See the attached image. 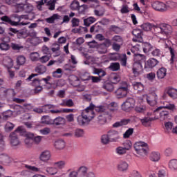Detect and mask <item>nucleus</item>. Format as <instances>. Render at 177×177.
I'll return each mask as SVG.
<instances>
[{
	"instance_id": "1",
	"label": "nucleus",
	"mask_w": 177,
	"mask_h": 177,
	"mask_svg": "<svg viewBox=\"0 0 177 177\" xmlns=\"http://www.w3.org/2000/svg\"><path fill=\"white\" fill-rule=\"evenodd\" d=\"M26 15H19V21H15L18 23L17 28H8V35L10 37H15L16 35L18 39H23L27 38V28L23 27V26H27L28 24L26 22H21V19H24Z\"/></svg>"
},
{
	"instance_id": "2",
	"label": "nucleus",
	"mask_w": 177,
	"mask_h": 177,
	"mask_svg": "<svg viewBox=\"0 0 177 177\" xmlns=\"http://www.w3.org/2000/svg\"><path fill=\"white\" fill-rule=\"evenodd\" d=\"M95 104H90V105L86 108L82 112L81 115H79L77 118V124L80 125V127H85L88 125L91 120L95 118Z\"/></svg>"
},
{
	"instance_id": "3",
	"label": "nucleus",
	"mask_w": 177,
	"mask_h": 177,
	"mask_svg": "<svg viewBox=\"0 0 177 177\" xmlns=\"http://www.w3.org/2000/svg\"><path fill=\"white\" fill-rule=\"evenodd\" d=\"M146 56L139 53L133 55V75L139 77L143 73V66H142V61L145 59Z\"/></svg>"
},
{
	"instance_id": "4",
	"label": "nucleus",
	"mask_w": 177,
	"mask_h": 177,
	"mask_svg": "<svg viewBox=\"0 0 177 177\" xmlns=\"http://www.w3.org/2000/svg\"><path fill=\"white\" fill-rule=\"evenodd\" d=\"M94 109L97 111V113H100V114L97 117V122L100 125H104L107 122V118L111 115L110 113V109H108L104 106H95L94 105Z\"/></svg>"
},
{
	"instance_id": "5",
	"label": "nucleus",
	"mask_w": 177,
	"mask_h": 177,
	"mask_svg": "<svg viewBox=\"0 0 177 177\" xmlns=\"http://www.w3.org/2000/svg\"><path fill=\"white\" fill-rule=\"evenodd\" d=\"M26 133V129L23 126L19 127L15 132L10 135V145L12 146H19L20 141L19 140V135H24Z\"/></svg>"
},
{
	"instance_id": "6",
	"label": "nucleus",
	"mask_w": 177,
	"mask_h": 177,
	"mask_svg": "<svg viewBox=\"0 0 177 177\" xmlns=\"http://www.w3.org/2000/svg\"><path fill=\"white\" fill-rule=\"evenodd\" d=\"M134 149L139 156L145 157L147 156V152L149 151V145L147 143L143 142H138L134 144Z\"/></svg>"
},
{
	"instance_id": "7",
	"label": "nucleus",
	"mask_w": 177,
	"mask_h": 177,
	"mask_svg": "<svg viewBox=\"0 0 177 177\" xmlns=\"http://www.w3.org/2000/svg\"><path fill=\"white\" fill-rule=\"evenodd\" d=\"M134 122H138V124H142L143 127H150L151 125V121H153V118L150 117H145L142 119H140L139 118H136V116L134 115Z\"/></svg>"
},
{
	"instance_id": "8",
	"label": "nucleus",
	"mask_w": 177,
	"mask_h": 177,
	"mask_svg": "<svg viewBox=\"0 0 177 177\" xmlns=\"http://www.w3.org/2000/svg\"><path fill=\"white\" fill-rule=\"evenodd\" d=\"M133 109V99L128 97L124 102L122 104V109L124 111H131Z\"/></svg>"
},
{
	"instance_id": "9",
	"label": "nucleus",
	"mask_w": 177,
	"mask_h": 177,
	"mask_svg": "<svg viewBox=\"0 0 177 177\" xmlns=\"http://www.w3.org/2000/svg\"><path fill=\"white\" fill-rule=\"evenodd\" d=\"M115 95L118 99H122L128 95V87H119L115 91Z\"/></svg>"
},
{
	"instance_id": "10",
	"label": "nucleus",
	"mask_w": 177,
	"mask_h": 177,
	"mask_svg": "<svg viewBox=\"0 0 177 177\" xmlns=\"http://www.w3.org/2000/svg\"><path fill=\"white\" fill-rule=\"evenodd\" d=\"M160 62L155 58H149L147 61L145 62V70H151L154 68Z\"/></svg>"
},
{
	"instance_id": "11",
	"label": "nucleus",
	"mask_w": 177,
	"mask_h": 177,
	"mask_svg": "<svg viewBox=\"0 0 177 177\" xmlns=\"http://www.w3.org/2000/svg\"><path fill=\"white\" fill-rule=\"evenodd\" d=\"M6 3L11 6H15V8H17L16 13H19V12H21L24 10V4L17 3L16 0H6Z\"/></svg>"
},
{
	"instance_id": "12",
	"label": "nucleus",
	"mask_w": 177,
	"mask_h": 177,
	"mask_svg": "<svg viewBox=\"0 0 177 177\" xmlns=\"http://www.w3.org/2000/svg\"><path fill=\"white\" fill-rule=\"evenodd\" d=\"M153 9L158 10V12H167L165 3L161 1H155L151 5Z\"/></svg>"
},
{
	"instance_id": "13",
	"label": "nucleus",
	"mask_w": 177,
	"mask_h": 177,
	"mask_svg": "<svg viewBox=\"0 0 177 177\" xmlns=\"http://www.w3.org/2000/svg\"><path fill=\"white\" fill-rule=\"evenodd\" d=\"M162 109H167V110H171V111H174V110H176V108L175 106V104L165 102L163 103L162 106L158 107L156 110L153 111V113H158L161 111Z\"/></svg>"
},
{
	"instance_id": "14",
	"label": "nucleus",
	"mask_w": 177,
	"mask_h": 177,
	"mask_svg": "<svg viewBox=\"0 0 177 177\" xmlns=\"http://www.w3.org/2000/svg\"><path fill=\"white\" fill-rule=\"evenodd\" d=\"M158 97H157V94L156 93H152L147 96V102L149 106H154L157 104V100Z\"/></svg>"
},
{
	"instance_id": "15",
	"label": "nucleus",
	"mask_w": 177,
	"mask_h": 177,
	"mask_svg": "<svg viewBox=\"0 0 177 177\" xmlns=\"http://www.w3.org/2000/svg\"><path fill=\"white\" fill-rule=\"evenodd\" d=\"M108 136L111 142H118L120 139V133L115 130H110L108 131Z\"/></svg>"
},
{
	"instance_id": "16",
	"label": "nucleus",
	"mask_w": 177,
	"mask_h": 177,
	"mask_svg": "<svg viewBox=\"0 0 177 177\" xmlns=\"http://www.w3.org/2000/svg\"><path fill=\"white\" fill-rule=\"evenodd\" d=\"M143 32L140 29H134L133 42H143Z\"/></svg>"
},
{
	"instance_id": "17",
	"label": "nucleus",
	"mask_w": 177,
	"mask_h": 177,
	"mask_svg": "<svg viewBox=\"0 0 177 177\" xmlns=\"http://www.w3.org/2000/svg\"><path fill=\"white\" fill-rule=\"evenodd\" d=\"M24 143L27 147H31L34 145V133H28Z\"/></svg>"
},
{
	"instance_id": "18",
	"label": "nucleus",
	"mask_w": 177,
	"mask_h": 177,
	"mask_svg": "<svg viewBox=\"0 0 177 177\" xmlns=\"http://www.w3.org/2000/svg\"><path fill=\"white\" fill-rule=\"evenodd\" d=\"M50 152L49 151L46 150L41 153L39 158L40 161H42V162H48L49 160H50Z\"/></svg>"
},
{
	"instance_id": "19",
	"label": "nucleus",
	"mask_w": 177,
	"mask_h": 177,
	"mask_svg": "<svg viewBox=\"0 0 177 177\" xmlns=\"http://www.w3.org/2000/svg\"><path fill=\"white\" fill-rule=\"evenodd\" d=\"M172 32V27L166 24H162V35L168 37Z\"/></svg>"
},
{
	"instance_id": "20",
	"label": "nucleus",
	"mask_w": 177,
	"mask_h": 177,
	"mask_svg": "<svg viewBox=\"0 0 177 177\" xmlns=\"http://www.w3.org/2000/svg\"><path fill=\"white\" fill-rule=\"evenodd\" d=\"M51 125H55L56 127H59V125H66V118L60 116L57 117L53 120Z\"/></svg>"
},
{
	"instance_id": "21",
	"label": "nucleus",
	"mask_w": 177,
	"mask_h": 177,
	"mask_svg": "<svg viewBox=\"0 0 177 177\" xmlns=\"http://www.w3.org/2000/svg\"><path fill=\"white\" fill-rule=\"evenodd\" d=\"M1 21H3L5 23H8V24H10L12 27H16L19 26V23L16 22L15 21L11 20L10 17H9L8 15H4L0 18Z\"/></svg>"
},
{
	"instance_id": "22",
	"label": "nucleus",
	"mask_w": 177,
	"mask_h": 177,
	"mask_svg": "<svg viewBox=\"0 0 177 177\" xmlns=\"http://www.w3.org/2000/svg\"><path fill=\"white\" fill-rule=\"evenodd\" d=\"M2 64L6 68H12L13 67V59L10 57H6L3 59Z\"/></svg>"
},
{
	"instance_id": "23",
	"label": "nucleus",
	"mask_w": 177,
	"mask_h": 177,
	"mask_svg": "<svg viewBox=\"0 0 177 177\" xmlns=\"http://www.w3.org/2000/svg\"><path fill=\"white\" fill-rule=\"evenodd\" d=\"M131 122V119H122L119 122H116L113 124V128H120V127H124L128 125Z\"/></svg>"
},
{
	"instance_id": "24",
	"label": "nucleus",
	"mask_w": 177,
	"mask_h": 177,
	"mask_svg": "<svg viewBox=\"0 0 177 177\" xmlns=\"http://www.w3.org/2000/svg\"><path fill=\"white\" fill-rule=\"evenodd\" d=\"M41 81H44L45 84L52 86V84L49 82V81H50V76H47L46 78H42L41 80L34 79L32 81V85H39Z\"/></svg>"
},
{
	"instance_id": "25",
	"label": "nucleus",
	"mask_w": 177,
	"mask_h": 177,
	"mask_svg": "<svg viewBox=\"0 0 177 177\" xmlns=\"http://www.w3.org/2000/svg\"><path fill=\"white\" fill-rule=\"evenodd\" d=\"M144 53H149L154 49V46L149 42H144L142 44Z\"/></svg>"
},
{
	"instance_id": "26",
	"label": "nucleus",
	"mask_w": 177,
	"mask_h": 177,
	"mask_svg": "<svg viewBox=\"0 0 177 177\" xmlns=\"http://www.w3.org/2000/svg\"><path fill=\"white\" fill-rule=\"evenodd\" d=\"M128 163L125 161H120L118 165V171H120V172H125L128 169Z\"/></svg>"
},
{
	"instance_id": "27",
	"label": "nucleus",
	"mask_w": 177,
	"mask_h": 177,
	"mask_svg": "<svg viewBox=\"0 0 177 177\" xmlns=\"http://www.w3.org/2000/svg\"><path fill=\"white\" fill-rule=\"evenodd\" d=\"M71 78V84L73 86H75V88L81 86V81L80 80V78H78V77L75 75H72Z\"/></svg>"
},
{
	"instance_id": "28",
	"label": "nucleus",
	"mask_w": 177,
	"mask_h": 177,
	"mask_svg": "<svg viewBox=\"0 0 177 177\" xmlns=\"http://www.w3.org/2000/svg\"><path fill=\"white\" fill-rule=\"evenodd\" d=\"M93 74L98 75V78H103L106 73L102 68H93Z\"/></svg>"
},
{
	"instance_id": "29",
	"label": "nucleus",
	"mask_w": 177,
	"mask_h": 177,
	"mask_svg": "<svg viewBox=\"0 0 177 177\" xmlns=\"http://www.w3.org/2000/svg\"><path fill=\"white\" fill-rule=\"evenodd\" d=\"M54 146L57 150H62V149L66 147V142L63 140H58L55 141Z\"/></svg>"
},
{
	"instance_id": "30",
	"label": "nucleus",
	"mask_w": 177,
	"mask_h": 177,
	"mask_svg": "<svg viewBox=\"0 0 177 177\" xmlns=\"http://www.w3.org/2000/svg\"><path fill=\"white\" fill-rule=\"evenodd\" d=\"M157 77L158 80H162L167 75V68H160L156 73Z\"/></svg>"
},
{
	"instance_id": "31",
	"label": "nucleus",
	"mask_w": 177,
	"mask_h": 177,
	"mask_svg": "<svg viewBox=\"0 0 177 177\" xmlns=\"http://www.w3.org/2000/svg\"><path fill=\"white\" fill-rule=\"evenodd\" d=\"M60 19V15L58 14H53V16L46 18L45 21L48 23L49 24H53L55 23V20H59Z\"/></svg>"
},
{
	"instance_id": "32",
	"label": "nucleus",
	"mask_w": 177,
	"mask_h": 177,
	"mask_svg": "<svg viewBox=\"0 0 177 177\" xmlns=\"http://www.w3.org/2000/svg\"><path fill=\"white\" fill-rule=\"evenodd\" d=\"M96 48L100 55H105V53H107V48L102 44H97Z\"/></svg>"
},
{
	"instance_id": "33",
	"label": "nucleus",
	"mask_w": 177,
	"mask_h": 177,
	"mask_svg": "<svg viewBox=\"0 0 177 177\" xmlns=\"http://www.w3.org/2000/svg\"><path fill=\"white\" fill-rule=\"evenodd\" d=\"M0 162L1 164H9L10 162V157L5 153L0 154Z\"/></svg>"
},
{
	"instance_id": "34",
	"label": "nucleus",
	"mask_w": 177,
	"mask_h": 177,
	"mask_svg": "<svg viewBox=\"0 0 177 177\" xmlns=\"http://www.w3.org/2000/svg\"><path fill=\"white\" fill-rule=\"evenodd\" d=\"M167 94L171 97V99H177V90L173 88H168Z\"/></svg>"
},
{
	"instance_id": "35",
	"label": "nucleus",
	"mask_w": 177,
	"mask_h": 177,
	"mask_svg": "<svg viewBox=\"0 0 177 177\" xmlns=\"http://www.w3.org/2000/svg\"><path fill=\"white\" fill-rule=\"evenodd\" d=\"M103 89L107 91V92H113L114 91V85L113 83L110 82H105L102 85Z\"/></svg>"
},
{
	"instance_id": "36",
	"label": "nucleus",
	"mask_w": 177,
	"mask_h": 177,
	"mask_svg": "<svg viewBox=\"0 0 177 177\" xmlns=\"http://www.w3.org/2000/svg\"><path fill=\"white\" fill-rule=\"evenodd\" d=\"M95 21H96V18L93 17H89L84 19V24L86 27H89V26H91V24H93Z\"/></svg>"
},
{
	"instance_id": "37",
	"label": "nucleus",
	"mask_w": 177,
	"mask_h": 177,
	"mask_svg": "<svg viewBox=\"0 0 177 177\" xmlns=\"http://www.w3.org/2000/svg\"><path fill=\"white\" fill-rule=\"evenodd\" d=\"M115 151L118 156H125L127 151V148H124V147H116Z\"/></svg>"
},
{
	"instance_id": "38",
	"label": "nucleus",
	"mask_w": 177,
	"mask_h": 177,
	"mask_svg": "<svg viewBox=\"0 0 177 177\" xmlns=\"http://www.w3.org/2000/svg\"><path fill=\"white\" fill-rule=\"evenodd\" d=\"M160 153L153 151L151 153L150 160L151 161L157 162L160 160Z\"/></svg>"
},
{
	"instance_id": "39",
	"label": "nucleus",
	"mask_w": 177,
	"mask_h": 177,
	"mask_svg": "<svg viewBox=\"0 0 177 177\" xmlns=\"http://www.w3.org/2000/svg\"><path fill=\"white\" fill-rule=\"evenodd\" d=\"M142 45V41L134 42L133 53H136V52H140V50L143 49V47Z\"/></svg>"
},
{
	"instance_id": "40",
	"label": "nucleus",
	"mask_w": 177,
	"mask_h": 177,
	"mask_svg": "<svg viewBox=\"0 0 177 177\" xmlns=\"http://www.w3.org/2000/svg\"><path fill=\"white\" fill-rule=\"evenodd\" d=\"M134 110L136 113H137L138 114H145L146 111V106L145 105L137 106L135 107Z\"/></svg>"
},
{
	"instance_id": "41",
	"label": "nucleus",
	"mask_w": 177,
	"mask_h": 177,
	"mask_svg": "<svg viewBox=\"0 0 177 177\" xmlns=\"http://www.w3.org/2000/svg\"><path fill=\"white\" fill-rule=\"evenodd\" d=\"M6 147V144H5V137L3 133H0V151H3Z\"/></svg>"
},
{
	"instance_id": "42",
	"label": "nucleus",
	"mask_w": 177,
	"mask_h": 177,
	"mask_svg": "<svg viewBox=\"0 0 177 177\" xmlns=\"http://www.w3.org/2000/svg\"><path fill=\"white\" fill-rule=\"evenodd\" d=\"M160 121H164L167 120L169 116V112L168 111L162 110L159 112Z\"/></svg>"
},
{
	"instance_id": "43",
	"label": "nucleus",
	"mask_w": 177,
	"mask_h": 177,
	"mask_svg": "<svg viewBox=\"0 0 177 177\" xmlns=\"http://www.w3.org/2000/svg\"><path fill=\"white\" fill-rule=\"evenodd\" d=\"M169 168L173 171H176L177 169V159H171L169 162Z\"/></svg>"
},
{
	"instance_id": "44",
	"label": "nucleus",
	"mask_w": 177,
	"mask_h": 177,
	"mask_svg": "<svg viewBox=\"0 0 177 177\" xmlns=\"http://www.w3.org/2000/svg\"><path fill=\"white\" fill-rule=\"evenodd\" d=\"M53 120L48 115H44L41 118V124H46V125H52Z\"/></svg>"
},
{
	"instance_id": "45",
	"label": "nucleus",
	"mask_w": 177,
	"mask_h": 177,
	"mask_svg": "<svg viewBox=\"0 0 177 177\" xmlns=\"http://www.w3.org/2000/svg\"><path fill=\"white\" fill-rule=\"evenodd\" d=\"M101 142L102 145H109V143H110V142H111L110 140V137L109 136V134H104L101 137Z\"/></svg>"
},
{
	"instance_id": "46",
	"label": "nucleus",
	"mask_w": 177,
	"mask_h": 177,
	"mask_svg": "<svg viewBox=\"0 0 177 177\" xmlns=\"http://www.w3.org/2000/svg\"><path fill=\"white\" fill-rule=\"evenodd\" d=\"M35 71L39 74H44L46 73V66L44 65H39L35 68Z\"/></svg>"
},
{
	"instance_id": "47",
	"label": "nucleus",
	"mask_w": 177,
	"mask_h": 177,
	"mask_svg": "<svg viewBox=\"0 0 177 177\" xmlns=\"http://www.w3.org/2000/svg\"><path fill=\"white\" fill-rule=\"evenodd\" d=\"M111 81L112 84H118L121 81V77L118 75L113 73L111 76Z\"/></svg>"
},
{
	"instance_id": "48",
	"label": "nucleus",
	"mask_w": 177,
	"mask_h": 177,
	"mask_svg": "<svg viewBox=\"0 0 177 177\" xmlns=\"http://www.w3.org/2000/svg\"><path fill=\"white\" fill-rule=\"evenodd\" d=\"M176 6H177V3L176 2L167 1V3L165 4L166 12L167 10H169V9H175Z\"/></svg>"
},
{
	"instance_id": "49",
	"label": "nucleus",
	"mask_w": 177,
	"mask_h": 177,
	"mask_svg": "<svg viewBox=\"0 0 177 177\" xmlns=\"http://www.w3.org/2000/svg\"><path fill=\"white\" fill-rule=\"evenodd\" d=\"M109 69L112 71H118L120 70V63L118 62H112L109 66Z\"/></svg>"
},
{
	"instance_id": "50",
	"label": "nucleus",
	"mask_w": 177,
	"mask_h": 177,
	"mask_svg": "<svg viewBox=\"0 0 177 177\" xmlns=\"http://www.w3.org/2000/svg\"><path fill=\"white\" fill-rule=\"evenodd\" d=\"M63 74V70L62 68H57L55 71L53 72V77L54 78H62Z\"/></svg>"
},
{
	"instance_id": "51",
	"label": "nucleus",
	"mask_w": 177,
	"mask_h": 177,
	"mask_svg": "<svg viewBox=\"0 0 177 177\" xmlns=\"http://www.w3.org/2000/svg\"><path fill=\"white\" fill-rule=\"evenodd\" d=\"M70 8L71 10H78V8H80V2L77 0H74L71 3Z\"/></svg>"
},
{
	"instance_id": "52",
	"label": "nucleus",
	"mask_w": 177,
	"mask_h": 177,
	"mask_svg": "<svg viewBox=\"0 0 177 177\" xmlns=\"http://www.w3.org/2000/svg\"><path fill=\"white\" fill-rule=\"evenodd\" d=\"M1 50H9L10 49V45L6 41H3L0 44Z\"/></svg>"
},
{
	"instance_id": "53",
	"label": "nucleus",
	"mask_w": 177,
	"mask_h": 177,
	"mask_svg": "<svg viewBox=\"0 0 177 177\" xmlns=\"http://www.w3.org/2000/svg\"><path fill=\"white\" fill-rule=\"evenodd\" d=\"M55 167L58 168V169H63L66 167V162L64 160H61L54 162Z\"/></svg>"
},
{
	"instance_id": "54",
	"label": "nucleus",
	"mask_w": 177,
	"mask_h": 177,
	"mask_svg": "<svg viewBox=\"0 0 177 177\" xmlns=\"http://www.w3.org/2000/svg\"><path fill=\"white\" fill-rule=\"evenodd\" d=\"M140 27L144 30V31H151V28H153V26L150 23L143 24Z\"/></svg>"
},
{
	"instance_id": "55",
	"label": "nucleus",
	"mask_w": 177,
	"mask_h": 177,
	"mask_svg": "<svg viewBox=\"0 0 177 177\" xmlns=\"http://www.w3.org/2000/svg\"><path fill=\"white\" fill-rule=\"evenodd\" d=\"M77 172H79L82 176H86V174H88V167L82 166L78 169Z\"/></svg>"
},
{
	"instance_id": "56",
	"label": "nucleus",
	"mask_w": 177,
	"mask_h": 177,
	"mask_svg": "<svg viewBox=\"0 0 177 177\" xmlns=\"http://www.w3.org/2000/svg\"><path fill=\"white\" fill-rule=\"evenodd\" d=\"M133 89L138 91V92H140L141 91H143V84L140 82H134Z\"/></svg>"
},
{
	"instance_id": "57",
	"label": "nucleus",
	"mask_w": 177,
	"mask_h": 177,
	"mask_svg": "<svg viewBox=\"0 0 177 177\" xmlns=\"http://www.w3.org/2000/svg\"><path fill=\"white\" fill-rule=\"evenodd\" d=\"M153 50L151 52V55L154 57H160L161 56V50L158 48L152 49Z\"/></svg>"
},
{
	"instance_id": "58",
	"label": "nucleus",
	"mask_w": 177,
	"mask_h": 177,
	"mask_svg": "<svg viewBox=\"0 0 177 177\" xmlns=\"http://www.w3.org/2000/svg\"><path fill=\"white\" fill-rule=\"evenodd\" d=\"M61 106H67V107H73L74 106V102H73V100H64L63 104H61Z\"/></svg>"
},
{
	"instance_id": "59",
	"label": "nucleus",
	"mask_w": 177,
	"mask_h": 177,
	"mask_svg": "<svg viewBox=\"0 0 177 177\" xmlns=\"http://www.w3.org/2000/svg\"><path fill=\"white\" fill-rule=\"evenodd\" d=\"M30 57L32 62H38V60H39L38 58L39 57V54L37 52L31 53Z\"/></svg>"
},
{
	"instance_id": "60",
	"label": "nucleus",
	"mask_w": 177,
	"mask_h": 177,
	"mask_svg": "<svg viewBox=\"0 0 177 177\" xmlns=\"http://www.w3.org/2000/svg\"><path fill=\"white\" fill-rule=\"evenodd\" d=\"M17 63L19 66H23L26 63V57L23 55L17 57Z\"/></svg>"
},
{
	"instance_id": "61",
	"label": "nucleus",
	"mask_w": 177,
	"mask_h": 177,
	"mask_svg": "<svg viewBox=\"0 0 177 177\" xmlns=\"http://www.w3.org/2000/svg\"><path fill=\"white\" fill-rule=\"evenodd\" d=\"M46 172L50 175H56L57 174V168L56 167H47Z\"/></svg>"
},
{
	"instance_id": "62",
	"label": "nucleus",
	"mask_w": 177,
	"mask_h": 177,
	"mask_svg": "<svg viewBox=\"0 0 177 177\" xmlns=\"http://www.w3.org/2000/svg\"><path fill=\"white\" fill-rule=\"evenodd\" d=\"M123 147L126 149L127 151L128 150H131V149H132V142L131 140H127L124 143H123Z\"/></svg>"
},
{
	"instance_id": "63",
	"label": "nucleus",
	"mask_w": 177,
	"mask_h": 177,
	"mask_svg": "<svg viewBox=\"0 0 177 177\" xmlns=\"http://www.w3.org/2000/svg\"><path fill=\"white\" fill-rule=\"evenodd\" d=\"M133 133V129H129L124 134L123 138L124 139H128Z\"/></svg>"
},
{
	"instance_id": "64",
	"label": "nucleus",
	"mask_w": 177,
	"mask_h": 177,
	"mask_svg": "<svg viewBox=\"0 0 177 177\" xmlns=\"http://www.w3.org/2000/svg\"><path fill=\"white\" fill-rule=\"evenodd\" d=\"M75 136H76V138H81L84 136V130L81 129H77L75 131Z\"/></svg>"
}]
</instances>
